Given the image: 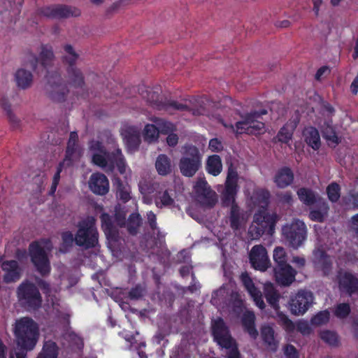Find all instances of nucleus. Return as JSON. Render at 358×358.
<instances>
[{"mask_svg": "<svg viewBox=\"0 0 358 358\" xmlns=\"http://www.w3.org/2000/svg\"><path fill=\"white\" fill-rule=\"evenodd\" d=\"M269 192L264 189L256 190L253 195L247 201V204L251 210L258 208V212L254 215V220L249 229L251 238L257 239L262 234L267 233L273 234L275 231V223L279 220L276 213H267Z\"/></svg>", "mask_w": 358, "mask_h": 358, "instance_id": "1", "label": "nucleus"}, {"mask_svg": "<svg viewBox=\"0 0 358 358\" xmlns=\"http://www.w3.org/2000/svg\"><path fill=\"white\" fill-rule=\"evenodd\" d=\"M234 283L229 282L214 292L211 303L218 306L230 295V306H231L233 313L238 317L242 314L243 325L250 336L256 338L258 336V331L255 327V314L253 312L245 309L241 296L238 292L234 291Z\"/></svg>", "mask_w": 358, "mask_h": 358, "instance_id": "2", "label": "nucleus"}, {"mask_svg": "<svg viewBox=\"0 0 358 358\" xmlns=\"http://www.w3.org/2000/svg\"><path fill=\"white\" fill-rule=\"evenodd\" d=\"M238 176L234 166L229 167L224 189L221 194V200L224 206H230L229 220L231 227L234 230H239L245 227L248 214L241 211L236 203V195L238 192Z\"/></svg>", "mask_w": 358, "mask_h": 358, "instance_id": "3", "label": "nucleus"}, {"mask_svg": "<svg viewBox=\"0 0 358 358\" xmlns=\"http://www.w3.org/2000/svg\"><path fill=\"white\" fill-rule=\"evenodd\" d=\"M89 148L92 162L95 165L103 169L106 172L112 171L116 166L126 180L130 178L131 171L119 148L113 153L108 154L99 141H92Z\"/></svg>", "mask_w": 358, "mask_h": 358, "instance_id": "4", "label": "nucleus"}, {"mask_svg": "<svg viewBox=\"0 0 358 358\" xmlns=\"http://www.w3.org/2000/svg\"><path fill=\"white\" fill-rule=\"evenodd\" d=\"M14 332L20 350L10 352V358H25L24 350H32L38 339V327L31 318L24 317L16 320Z\"/></svg>", "mask_w": 358, "mask_h": 358, "instance_id": "5", "label": "nucleus"}, {"mask_svg": "<svg viewBox=\"0 0 358 358\" xmlns=\"http://www.w3.org/2000/svg\"><path fill=\"white\" fill-rule=\"evenodd\" d=\"M127 213L120 209V207L115 208V214L114 220L108 214H102L101 219L102 222V228L108 239L115 241L117 238V227H122L126 224L125 217ZM141 224V217L139 214L133 213L130 215L127 222V228L131 234H135L137 228Z\"/></svg>", "mask_w": 358, "mask_h": 358, "instance_id": "6", "label": "nucleus"}, {"mask_svg": "<svg viewBox=\"0 0 358 358\" xmlns=\"http://www.w3.org/2000/svg\"><path fill=\"white\" fill-rule=\"evenodd\" d=\"M52 243L42 239L31 243L29 247V255L36 269L41 275H47L50 271V260L48 253L52 250Z\"/></svg>", "mask_w": 358, "mask_h": 358, "instance_id": "7", "label": "nucleus"}, {"mask_svg": "<svg viewBox=\"0 0 358 358\" xmlns=\"http://www.w3.org/2000/svg\"><path fill=\"white\" fill-rule=\"evenodd\" d=\"M273 259L276 264L274 273L278 283L284 286L291 285L295 280L296 271L287 263L285 250L280 246L276 247L273 250Z\"/></svg>", "mask_w": 358, "mask_h": 358, "instance_id": "8", "label": "nucleus"}, {"mask_svg": "<svg viewBox=\"0 0 358 358\" xmlns=\"http://www.w3.org/2000/svg\"><path fill=\"white\" fill-rule=\"evenodd\" d=\"M213 334L215 341L227 350V358H239V353L235 341L229 334L224 321L218 318L213 321Z\"/></svg>", "mask_w": 358, "mask_h": 358, "instance_id": "9", "label": "nucleus"}, {"mask_svg": "<svg viewBox=\"0 0 358 358\" xmlns=\"http://www.w3.org/2000/svg\"><path fill=\"white\" fill-rule=\"evenodd\" d=\"M183 150V156L180 160L179 167L183 176L191 177L201 167L202 154L192 145L184 146Z\"/></svg>", "mask_w": 358, "mask_h": 358, "instance_id": "10", "label": "nucleus"}, {"mask_svg": "<svg viewBox=\"0 0 358 358\" xmlns=\"http://www.w3.org/2000/svg\"><path fill=\"white\" fill-rule=\"evenodd\" d=\"M97 241L98 234L95 227V220L93 217H88L79 223L75 242L79 246L88 248L95 246Z\"/></svg>", "mask_w": 358, "mask_h": 358, "instance_id": "11", "label": "nucleus"}, {"mask_svg": "<svg viewBox=\"0 0 358 358\" xmlns=\"http://www.w3.org/2000/svg\"><path fill=\"white\" fill-rule=\"evenodd\" d=\"M266 113L265 110L261 113H252L247 115L243 120L236 122V127H231L237 134L259 135L264 132V124L259 120L261 115Z\"/></svg>", "mask_w": 358, "mask_h": 358, "instance_id": "12", "label": "nucleus"}, {"mask_svg": "<svg viewBox=\"0 0 358 358\" xmlns=\"http://www.w3.org/2000/svg\"><path fill=\"white\" fill-rule=\"evenodd\" d=\"M306 226L299 220H294L290 224H285L282 228L283 237L294 248H299L306 238Z\"/></svg>", "mask_w": 358, "mask_h": 358, "instance_id": "13", "label": "nucleus"}, {"mask_svg": "<svg viewBox=\"0 0 358 358\" xmlns=\"http://www.w3.org/2000/svg\"><path fill=\"white\" fill-rule=\"evenodd\" d=\"M19 302L27 307L36 308L41 304V296L36 287L29 281L22 282L17 289Z\"/></svg>", "mask_w": 358, "mask_h": 358, "instance_id": "14", "label": "nucleus"}, {"mask_svg": "<svg viewBox=\"0 0 358 358\" xmlns=\"http://www.w3.org/2000/svg\"><path fill=\"white\" fill-rule=\"evenodd\" d=\"M264 289L267 302L276 312L279 322L284 326L286 330H292L294 328L293 322L287 317L286 315L279 311L280 306L278 301L280 295L274 287V285L271 282H266L264 284Z\"/></svg>", "mask_w": 358, "mask_h": 358, "instance_id": "15", "label": "nucleus"}, {"mask_svg": "<svg viewBox=\"0 0 358 358\" xmlns=\"http://www.w3.org/2000/svg\"><path fill=\"white\" fill-rule=\"evenodd\" d=\"M313 303L312 292L300 290L294 295L291 296L289 302V308L295 315H303Z\"/></svg>", "mask_w": 358, "mask_h": 358, "instance_id": "16", "label": "nucleus"}, {"mask_svg": "<svg viewBox=\"0 0 358 358\" xmlns=\"http://www.w3.org/2000/svg\"><path fill=\"white\" fill-rule=\"evenodd\" d=\"M194 189L198 201L203 206L211 208L217 203V194L211 189L204 178H198Z\"/></svg>", "mask_w": 358, "mask_h": 358, "instance_id": "17", "label": "nucleus"}, {"mask_svg": "<svg viewBox=\"0 0 358 358\" xmlns=\"http://www.w3.org/2000/svg\"><path fill=\"white\" fill-rule=\"evenodd\" d=\"M250 261L252 267L261 271L270 266V260L266 248L262 245H255L250 252Z\"/></svg>", "mask_w": 358, "mask_h": 358, "instance_id": "18", "label": "nucleus"}, {"mask_svg": "<svg viewBox=\"0 0 358 358\" xmlns=\"http://www.w3.org/2000/svg\"><path fill=\"white\" fill-rule=\"evenodd\" d=\"M121 129V136L129 152H134L141 143L139 129L128 124H123Z\"/></svg>", "mask_w": 358, "mask_h": 358, "instance_id": "19", "label": "nucleus"}, {"mask_svg": "<svg viewBox=\"0 0 358 358\" xmlns=\"http://www.w3.org/2000/svg\"><path fill=\"white\" fill-rule=\"evenodd\" d=\"M90 190L98 195H105L109 191V181L107 177L101 173L92 174L89 180Z\"/></svg>", "mask_w": 358, "mask_h": 358, "instance_id": "20", "label": "nucleus"}, {"mask_svg": "<svg viewBox=\"0 0 358 358\" xmlns=\"http://www.w3.org/2000/svg\"><path fill=\"white\" fill-rule=\"evenodd\" d=\"M241 278L245 289L253 299L256 306L260 309H264L265 304L262 299V293L255 287L251 278L247 273H242Z\"/></svg>", "mask_w": 358, "mask_h": 358, "instance_id": "21", "label": "nucleus"}, {"mask_svg": "<svg viewBox=\"0 0 358 358\" xmlns=\"http://www.w3.org/2000/svg\"><path fill=\"white\" fill-rule=\"evenodd\" d=\"M53 59V53L52 48L50 47L45 46L43 47L42 50L40 55V61H38L34 56H31L29 59V63L33 67V69L37 70L38 67V64L43 69H46L48 66H49Z\"/></svg>", "mask_w": 358, "mask_h": 358, "instance_id": "22", "label": "nucleus"}, {"mask_svg": "<svg viewBox=\"0 0 358 358\" xmlns=\"http://www.w3.org/2000/svg\"><path fill=\"white\" fill-rule=\"evenodd\" d=\"M2 270L5 272L4 280L7 282L15 281L19 279L21 269L19 268L16 261H6L1 264Z\"/></svg>", "mask_w": 358, "mask_h": 358, "instance_id": "23", "label": "nucleus"}, {"mask_svg": "<svg viewBox=\"0 0 358 358\" xmlns=\"http://www.w3.org/2000/svg\"><path fill=\"white\" fill-rule=\"evenodd\" d=\"M78 140V134L76 132H71L68 142L66 155L64 161L61 163L66 166L72 164L74 159L80 157V152L76 150V144Z\"/></svg>", "mask_w": 358, "mask_h": 358, "instance_id": "24", "label": "nucleus"}, {"mask_svg": "<svg viewBox=\"0 0 358 358\" xmlns=\"http://www.w3.org/2000/svg\"><path fill=\"white\" fill-rule=\"evenodd\" d=\"M315 204V207L310 210L309 217L313 221L323 222L327 216L329 207L323 199H319Z\"/></svg>", "mask_w": 358, "mask_h": 358, "instance_id": "25", "label": "nucleus"}, {"mask_svg": "<svg viewBox=\"0 0 358 358\" xmlns=\"http://www.w3.org/2000/svg\"><path fill=\"white\" fill-rule=\"evenodd\" d=\"M293 180V173L288 168H282L278 170L274 177V182L280 188L287 187L292 184Z\"/></svg>", "mask_w": 358, "mask_h": 358, "instance_id": "26", "label": "nucleus"}, {"mask_svg": "<svg viewBox=\"0 0 358 358\" xmlns=\"http://www.w3.org/2000/svg\"><path fill=\"white\" fill-rule=\"evenodd\" d=\"M339 286L341 290L351 294L357 287V280L348 272H340L338 275Z\"/></svg>", "mask_w": 358, "mask_h": 358, "instance_id": "27", "label": "nucleus"}, {"mask_svg": "<svg viewBox=\"0 0 358 358\" xmlns=\"http://www.w3.org/2000/svg\"><path fill=\"white\" fill-rule=\"evenodd\" d=\"M303 137L306 143L314 150L320 146V137L317 130L313 127H307L303 131Z\"/></svg>", "mask_w": 358, "mask_h": 358, "instance_id": "28", "label": "nucleus"}, {"mask_svg": "<svg viewBox=\"0 0 358 358\" xmlns=\"http://www.w3.org/2000/svg\"><path fill=\"white\" fill-rule=\"evenodd\" d=\"M113 185L116 188V195L117 199L124 203L131 199V189L127 184H123L119 178H115Z\"/></svg>", "mask_w": 358, "mask_h": 358, "instance_id": "29", "label": "nucleus"}, {"mask_svg": "<svg viewBox=\"0 0 358 358\" xmlns=\"http://www.w3.org/2000/svg\"><path fill=\"white\" fill-rule=\"evenodd\" d=\"M314 263L317 269L321 270L324 274L328 273L331 261L322 251L317 250L314 252Z\"/></svg>", "mask_w": 358, "mask_h": 358, "instance_id": "30", "label": "nucleus"}, {"mask_svg": "<svg viewBox=\"0 0 358 358\" xmlns=\"http://www.w3.org/2000/svg\"><path fill=\"white\" fill-rule=\"evenodd\" d=\"M297 120H294L285 124L278 132V141L282 143H288L292 138L293 131L297 125Z\"/></svg>", "mask_w": 358, "mask_h": 358, "instance_id": "31", "label": "nucleus"}, {"mask_svg": "<svg viewBox=\"0 0 358 358\" xmlns=\"http://www.w3.org/2000/svg\"><path fill=\"white\" fill-rule=\"evenodd\" d=\"M222 170V164L220 157L214 155L210 156L206 162V171L208 173L217 176Z\"/></svg>", "mask_w": 358, "mask_h": 358, "instance_id": "32", "label": "nucleus"}, {"mask_svg": "<svg viewBox=\"0 0 358 358\" xmlns=\"http://www.w3.org/2000/svg\"><path fill=\"white\" fill-rule=\"evenodd\" d=\"M15 78L17 86L22 89L29 87L33 80L32 74L24 69H19L16 72Z\"/></svg>", "mask_w": 358, "mask_h": 358, "instance_id": "33", "label": "nucleus"}, {"mask_svg": "<svg viewBox=\"0 0 358 358\" xmlns=\"http://www.w3.org/2000/svg\"><path fill=\"white\" fill-rule=\"evenodd\" d=\"M262 337L264 341L273 350L277 348L278 342L274 336V331L272 327L269 325H264L262 327Z\"/></svg>", "mask_w": 358, "mask_h": 358, "instance_id": "34", "label": "nucleus"}, {"mask_svg": "<svg viewBox=\"0 0 358 358\" xmlns=\"http://www.w3.org/2000/svg\"><path fill=\"white\" fill-rule=\"evenodd\" d=\"M143 137L148 143L156 142L159 136V129L156 124H147L143 130Z\"/></svg>", "mask_w": 358, "mask_h": 358, "instance_id": "35", "label": "nucleus"}, {"mask_svg": "<svg viewBox=\"0 0 358 358\" xmlns=\"http://www.w3.org/2000/svg\"><path fill=\"white\" fill-rule=\"evenodd\" d=\"M297 194L300 201L307 206L314 205L320 199L311 190L306 188L299 189L297 191Z\"/></svg>", "mask_w": 358, "mask_h": 358, "instance_id": "36", "label": "nucleus"}, {"mask_svg": "<svg viewBox=\"0 0 358 358\" xmlns=\"http://www.w3.org/2000/svg\"><path fill=\"white\" fill-rule=\"evenodd\" d=\"M155 166L159 174H168L171 167L169 158L165 155H160L156 160Z\"/></svg>", "mask_w": 358, "mask_h": 358, "instance_id": "37", "label": "nucleus"}, {"mask_svg": "<svg viewBox=\"0 0 358 358\" xmlns=\"http://www.w3.org/2000/svg\"><path fill=\"white\" fill-rule=\"evenodd\" d=\"M57 356V347L54 342L45 343L42 352L37 358H56Z\"/></svg>", "mask_w": 358, "mask_h": 358, "instance_id": "38", "label": "nucleus"}, {"mask_svg": "<svg viewBox=\"0 0 358 358\" xmlns=\"http://www.w3.org/2000/svg\"><path fill=\"white\" fill-rule=\"evenodd\" d=\"M153 122L157 126L159 133L169 134L176 131V125L170 122L159 118L153 120Z\"/></svg>", "mask_w": 358, "mask_h": 358, "instance_id": "39", "label": "nucleus"}, {"mask_svg": "<svg viewBox=\"0 0 358 358\" xmlns=\"http://www.w3.org/2000/svg\"><path fill=\"white\" fill-rule=\"evenodd\" d=\"M155 203L157 207L171 206L173 203V199L167 191L159 192L155 197Z\"/></svg>", "mask_w": 358, "mask_h": 358, "instance_id": "40", "label": "nucleus"}, {"mask_svg": "<svg viewBox=\"0 0 358 358\" xmlns=\"http://www.w3.org/2000/svg\"><path fill=\"white\" fill-rule=\"evenodd\" d=\"M67 92L66 87L63 83H56L52 86L51 96L53 99L60 101L63 99L64 94Z\"/></svg>", "mask_w": 358, "mask_h": 358, "instance_id": "41", "label": "nucleus"}, {"mask_svg": "<svg viewBox=\"0 0 358 358\" xmlns=\"http://www.w3.org/2000/svg\"><path fill=\"white\" fill-rule=\"evenodd\" d=\"M62 243L59 248V252L64 253L68 250L69 248L72 245L75 238H73L72 233L69 231L64 232L62 235Z\"/></svg>", "mask_w": 358, "mask_h": 358, "instance_id": "42", "label": "nucleus"}, {"mask_svg": "<svg viewBox=\"0 0 358 358\" xmlns=\"http://www.w3.org/2000/svg\"><path fill=\"white\" fill-rule=\"evenodd\" d=\"M323 136L329 145H335L339 142V138L331 127L328 126L323 131Z\"/></svg>", "mask_w": 358, "mask_h": 358, "instance_id": "43", "label": "nucleus"}, {"mask_svg": "<svg viewBox=\"0 0 358 358\" xmlns=\"http://www.w3.org/2000/svg\"><path fill=\"white\" fill-rule=\"evenodd\" d=\"M321 338L330 345L335 346L338 343V338L336 333L324 331L321 333Z\"/></svg>", "mask_w": 358, "mask_h": 358, "instance_id": "44", "label": "nucleus"}, {"mask_svg": "<svg viewBox=\"0 0 358 358\" xmlns=\"http://www.w3.org/2000/svg\"><path fill=\"white\" fill-rule=\"evenodd\" d=\"M328 197L332 202L336 201L340 197V187L336 183H331L327 188Z\"/></svg>", "mask_w": 358, "mask_h": 358, "instance_id": "45", "label": "nucleus"}, {"mask_svg": "<svg viewBox=\"0 0 358 358\" xmlns=\"http://www.w3.org/2000/svg\"><path fill=\"white\" fill-rule=\"evenodd\" d=\"M329 313L327 310L321 311L315 315L312 320L311 323L314 325H322L329 321Z\"/></svg>", "mask_w": 358, "mask_h": 358, "instance_id": "46", "label": "nucleus"}, {"mask_svg": "<svg viewBox=\"0 0 358 358\" xmlns=\"http://www.w3.org/2000/svg\"><path fill=\"white\" fill-rule=\"evenodd\" d=\"M65 55L64 59L69 63L70 65H72L78 58L77 54L73 50V48L66 45L64 47Z\"/></svg>", "mask_w": 358, "mask_h": 358, "instance_id": "47", "label": "nucleus"}, {"mask_svg": "<svg viewBox=\"0 0 358 358\" xmlns=\"http://www.w3.org/2000/svg\"><path fill=\"white\" fill-rule=\"evenodd\" d=\"M78 12L74 13L71 11V8L67 6H57L55 9V13L53 15L57 17H69L71 15H77Z\"/></svg>", "mask_w": 358, "mask_h": 358, "instance_id": "48", "label": "nucleus"}, {"mask_svg": "<svg viewBox=\"0 0 358 358\" xmlns=\"http://www.w3.org/2000/svg\"><path fill=\"white\" fill-rule=\"evenodd\" d=\"M163 108L170 113H171L173 110H185L187 109V106L185 105L173 101L167 102L164 104Z\"/></svg>", "mask_w": 358, "mask_h": 358, "instance_id": "49", "label": "nucleus"}, {"mask_svg": "<svg viewBox=\"0 0 358 358\" xmlns=\"http://www.w3.org/2000/svg\"><path fill=\"white\" fill-rule=\"evenodd\" d=\"M62 269H63V273H62V275L60 276L62 283L66 287L76 285L77 282V279L69 278V273L67 272H66V268H62Z\"/></svg>", "mask_w": 358, "mask_h": 358, "instance_id": "50", "label": "nucleus"}, {"mask_svg": "<svg viewBox=\"0 0 358 358\" xmlns=\"http://www.w3.org/2000/svg\"><path fill=\"white\" fill-rule=\"evenodd\" d=\"M350 313V306L347 303L339 304L335 310V315L338 317H345Z\"/></svg>", "mask_w": 358, "mask_h": 358, "instance_id": "51", "label": "nucleus"}, {"mask_svg": "<svg viewBox=\"0 0 358 358\" xmlns=\"http://www.w3.org/2000/svg\"><path fill=\"white\" fill-rule=\"evenodd\" d=\"M64 166H65L64 164H61V163L58 166L57 171V173L54 176L52 184L51 189H50V194H54L55 192L56 191L57 185H58L59 179H60V173L62 170V167H64Z\"/></svg>", "mask_w": 358, "mask_h": 358, "instance_id": "52", "label": "nucleus"}, {"mask_svg": "<svg viewBox=\"0 0 358 358\" xmlns=\"http://www.w3.org/2000/svg\"><path fill=\"white\" fill-rule=\"evenodd\" d=\"M284 354L286 358H299L296 348L291 345H287L284 349Z\"/></svg>", "mask_w": 358, "mask_h": 358, "instance_id": "53", "label": "nucleus"}, {"mask_svg": "<svg viewBox=\"0 0 358 358\" xmlns=\"http://www.w3.org/2000/svg\"><path fill=\"white\" fill-rule=\"evenodd\" d=\"M71 79L75 83L80 84L83 81V76L80 70L72 68L69 72Z\"/></svg>", "mask_w": 358, "mask_h": 358, "instance_id": "54", "label": "nucleus"}, {"mask_svg": "<svg viewBox=\"0 0 358 358\" xmlns=\"http://www.w3.org/2000/svg\"><path fill=\"white\" fill-rule=\"evenodd\" d=\"M68 337L71 343L76 345L78 348H81L83 345L82 339L74 333H69Z\"/></svg>", "mask_w": 358, "mask_h": 358, "instance_id": "55", "label": "nucleus"}, {"mask_svg": "<svg viewBox=\"0 0 358 358\" xmlns=\"http://www.w3.org/2000/svg\"><path fill=\"white\" fill-rule=\"evenodd\" d=\"M209 148L212 152H218L222 149V143L217 138L211 139L209 142Z\"/></svg>", "mask_w": 358, "mask_h": 358, "instance_id": "56", "label": "nucleus"}, {"mask_svg": "<svg viewBox=\"0 0 358 358\" xmlns=\"http://www.w3.org/2000/svg\"><path fill=\"white\" fill-rule=\"evenodd\" d=\"M292 262L299 269L303 268L306 264L305 258L303 257H300V256L293 257Z\"/></svg>", "mask_w": 358, "mask_h": 358, "instance_id": "57", "label": "nucleus"}, {"mask_svg": "<svg viewBox=\"0 0 358 358\" xmlns=\"http://www.w3.org/2000/svg\"><path fill=\"white\" fill-rule=\"evenodd\" d=\"M166 142L169 146L173 147L176 145L178 142V135L173 132L169 134L166 138Z\"/></svg>", "mask_w": 358, "mask_h": 358, "instance_id": "58", "label": "nucleus"}, {"mask_svg": "<svg viewBox=\"0 0 358 358\" xmlns=\"http://www.w3.org/2000/svg\"><path fill=\"white\" fill-rule=\"evenodd\" d=\"M298 329L303 334H308L310 331L309 325L306 322H299L298 324Z\"/></svg>", "mask_w": 358, "mask_h": 358, "instance_id": "59", "label": "nucleus"}, {"mask_svg": "<svg viewBox=\"0 0 358 358\" xmlns=\"http://www.w3.org/2000/svg\"><path fill=\"white\" fill-rule=\"evenodd\" d=\"M0 108H2L8 115L11 116L10 105L6 100H2L0 102Z\"/></svg>", "mask_w": 358, "mask_h": 358, "instance_id": "60", "label": "nucleus"}, {"mask_svg": "<svg viewBox=\"0 0 358 358\" xmlns=\"http://www.w3.org/2000/svg\"><path fill=\"white\" fill-rule=\"evenodd\" d=\"M38 285L48 295V296H51L52 289L50 288L48 284L45 281L41 280L38 282Z\"/></svg>", "mask_w": 358, "mask_h": 358, "instance_id": "61", "label": "nucleus"}, {"mask_svg": "<svg viewBox=\"0 0 358 358\" xmlns=\"http://www.w3.org/2000/svg\"><path fill=\"white\" fill-rule=\"evenodd\" d=\"M147 216H148V220L150 223V227L152 229H155L156 227V224H157L155 215L152 211H150L149 213H148Z\"/></svg>", "mask_w": 358, "mask_h": 358, "instance_id": "62", "label": "nucleus"}, {"mask_svg": "<svg viewBox=\"0 0 358 358\" xmlns=\"http://www.w3.org/2000/svg\"><path fill=\"white\" fill-rule=\"evenodd\" d=\"M352 229L358 236V214L354 215L351 218Z\"/></svg>", "mask_w": 358, "mask_h": 358, "instance_id": "63", "label": "nucleus"}, {"mask_svg": "<svg viewBox=\"0 0 358 358\" xmlns=\"http://www.w3.org/2000/svg\"><path fill=\"white\" fill-rule=\"evenodd\" d=\"M350 90L354 94H356L358 92V75L352 81L350 85Z\"/></svg>", "mask_w": 358, "mask_h": 358, "instance_id": "64", "label": "nucleus"}]
</instances>
